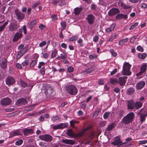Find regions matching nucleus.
<instances>
[{
    "instance_id": "864d4df0",
    "label": "nucleus",
    "mask_w": 147,
    "mask_h": 147,
    "mask_svg": "<svg viewBox=\"0 0 147 147\" xmlns=\"http://www.w3.org/2000/svg\"><path fill=\"white\" fill-rule=\"evenodd\" d=\"M137 49L141 52L143 51L144 50L143 47L140 45H139L137 47Z\"/></svg>"
},
{
    "instance_id": "a18cd8bd",
    "label": "nucleus",
    "mask_w": 147,
    "mask_h": 147,
    "mask_svg": "<svg viewBox=\"0 0 147 147\" xmlns=\"http://www.w3.org/2000/svg\"><path fill=\"white\" fill-rule=\"evenodd\" d=\"M28 100L30 101V100L29 99V98H20L19 99L17 100V101H28Z\"/></svg>"
},
{
    "instance_id": "9b49d317",
    "label": "nucleus",
    "mask_w": 147,
    "mask_h": 147,
    "mask_svg": "<svg viewBox=\"0 0 147 147\" xmlns=\"http://www.w3.org/2000/svg\"><path fill=\"white\" fill-rule=\"evenodd\" d=\"M90 127H89L82 130L78 133H75V137L78 138L82 137L85 135V131L90 129Z\"/></svg>"
},
{
    "instance_id": "4468645a",
    "label": "nucleus",
    "mask_w": 147,
    "mask_h": 147,
    "mask_svg": "<svg viewBox=\"0 0 147 147\" xmlns=\"http://www.w3.org/2000/svg\"><path fill=\"white\" fill-rule=\"evenodd\" d=\"M127 79V77L123 76L119 77L117 79V83H119L121 86L124 85Z\"/></svg>"
},
{
    "instance_id": "4c0bfd02",
    "label": "nucleus",
    "mask_w": 147,
    "mask_h": 147,
    "mask_svg": "<svg viewBox=\"0 0 147 147\" xmlns=\"http://www.w3.org/2000/svg\"><path fill=\"white\" fill-rule=\"evenodd\" d=\"M110 113L109 112H106L103 115V118L105 119H107L108 118L109 116Z\"/></svg>"
},
{
    "instance_id": "ea45409f",
    "label": "nucleus",
    "mask_w": 147,
    "mask_h": 147,
    "mask_svg": "<svg viewBox=\"0 0 147 147\" xmlns=\"http://www.w3.org/2000/svg\"><path fill=\"white\" fill-rule=\"evenodd\" d=\"M138 24V22H136L134 24L132 25L131 27L129 28V30H133L134 29Z\"/></svg>"
},
{
    "instance_id": "8fccbe9b",
    "label": "nucleus",
    "mask_w": 147,
    "mask_h": 147,
    "mask_svg": "<svg viewBox=\"0 0 147 147\" xmlns=\"http://www.w3.org/2000/svg\"><path fill=\"white\" fill-rule=\"evenodd\" d=\"M20 84L24 88L27 85L25 82L22 80L20 81Z\"/></svg>"
},
{
    "instance_id": "6ab92c4d",
    "label": "nucleus",
    "mask_w": 147,
    "mask_h": 147,
    "mask_svg": "<svg viewBox=\"0 0 147 147\" xmlns=\"http://www.w3.org/2000/svg\"><path fill=\"white\" fill-rule=\"evenodd\" d=\"M62 141L65 144L70 145L74 144L75 143V140H72L63 139L62 140Z\"/></svg>"
},
{
    "instance_id": "5fc2aeb1",
    "label": "nucleus",
    "mask_w": 147,
    "mask_h": 147,
    "mask_svg": "<svg viewBox=\"0 0 147 147\" xmlns=\"http://www.w3.org/2000/svg\"><path fill=\"white\" fill-rule=\"evenodd\" d=\"M59 119V117L57 115L53 116L52 118V120H53V121H55Z\"/></svg>"
},
{
    "instance_id": "7ed1b4c3",
    "label": "nucleus",
    "mask_w": 147,
    "mask_h": 147,
    "mask_svg": "<svg viewBox=\"0 0 147 147\" xmlns=\"http://www.w3.org/2000/svg\"><path fill=\"white\" fill-rule=\"evenodd\" d=\"M142 106V102H136L134 103V102H128L127 104L128 109H132L134 108L138 109L141 108Z\"/></svg>"
},
{
    "instance_id": "ddd939ff",
    "label": "nucleus",
    "mask_w": 147,
    "mask_h": 147,
    "mask_svg": "<svg viewBox=\"0 0 147 147\" xmlns=\"http://www.w3.org/2000/svg\"><path fill=\"white\" fill-rule=\"evenodd\" d=\"M7 65V61L6 59L3 57L0 60V65L1 67L3 69L6 68Z\"/></svg>"
},
{
    "instance_id": "473e14b6",
    "label": "nucleus",
    "mask_w": 147,
    "mask_h": 147,
    "mask_svg": "<svg viewBox=\"0 0 147 147\" xmlns=\"http://www.w3.org/2000/svg\"><path fill=\"white\" fill-rule=\"evenodd\" d=\"M57 53V51L55 49L52 52L51 54V57L52 58H54L55 57Z\"/></svg>"
},
{
    "instance_id": "09e8293b",
    "label": "nucleus",
    "mask_w": 147,
    "mask_h": 147,
    "mask_svg": "<svg viewBox=\"0 0 147 147\" xmlns=\"http://www.w3.org/2000/svg\"><path fill=\"white\" fill-rule=\"evenodd\" d=\"M21 132L19 131H16L14 132L13 133V136H16L21 135Z\"/></svg>"
},
{
    "instance_id": "603ef678",
    "label": "nucleus",
    "mask_w": 147,
    "mask_h": 147,
    "mask_svg": "<svg viewBox=\"0 0 147 147\" xmlns=\"http://www.w3.org/2000/svg\"><path fill=\"white\" fill-rule=\"evenodd\" d=\"M29 63V61L28 60H26L22 62V65L23 66H24L26 65H27Z\"/></svg>"
},
{
    "instance_id": "cd10ccee",
    "label": "nucleus",
    "mask_w": 147,
    "mask_h": 147,
    "mask_svg": "<svg viewBox=\"0 0 147 147\" xmlns=\"http://www.w3.org/2000/svg\"><path fill=\"white\" fill-rule=\"evenodd\" d=\"M75 134L72 129H69L67 131V135L69 137H75Z\"/></svg>"
},
{
    "instance_id": "aec40b11",
    "label": "nucleus",
    "mask_w": 147,
    "mask_h": 147,
    "mask_svg": "<svg viewBox=\"0 0 147 147\" xmlns=\"http://www.w3.org/2000/svg\"><path fill=\"white\" fill-rule=\"evenodd\" d=\"M53 91L52 88L51 87H49L46 89L45 91V92L47 96H49L53 93Z\"/></svg>"
},
{
    "instance_id": "4d7b16f0",
    "label": "nucleus",
    "mask_w": 147,
    "mask_h": 147,
    "mask_svg": "<svg viewBox=\"0 0 147 147\" xmlns=\"http://www.w3.org/2000/svg\"><path fill=\"white\" fill-rule=\"evenodd\" d=\"M36 24V20H34L30 23V25L32 27H33Z\"/></svg>"
},
{
    "instance_id": "c03bdc74",
    "label": "nucleus",
    "mask_w": 147,
    "mask_h": 147,
    "mask_svg": "<svg viewBox=\"0 0 147 147\" xmlns=\"http://www.w3.org/2000/svg\"><path fill=\"white\" fill-rule=\"evenodd\" d=\"M36 105H37V104H35L32 105L30 106L28 109V111H30L33 110L35 107V106Z\"/></svg>"
},
{
    "instance_id": "72a5a7b5",
    "label": "nucleus",
    "mask_w": 147,
    "mask_h": 147,
    "mask_svg": "<svg viewBox=\"0 0 147 147\" xmlns=\"http://www.w3.org/2000/svg\"><path fill=\"white\" fill-rule=\"evenodd\" d=\"M78 38V37L77 35H75L69 38L68 40L69 41H76Z\"/></svg>"
},
{
    "instance_id": "2eb2a0df",
    "label": "nucleus",
    "mask_w": 147,
    "mask_h": 147,
    "mask_svg": "<svg viewBox=\"0 0 147 147\" xmlns=\"http://www.w3.org/2000/svg\"><path fill=\"white\" fill-rule=\"evenodd\" d=\"M15 82L14 78L11 76H8L6 80V84L8 85L13 84Z\"/></svg>"
},
{
    "instance_id": "f257e3e1",
    "label": "nucleus",
    "mask_w": 147,
    "mask_h": 147,
    "mask_svg": "<svg viewBox=\"0 0 147 147\" xmlns=\"http://www.w3.org/2000/svg\"><path fill=\"white\" fill-rule=\"evenodd\" d=\"M23 31L25 34L27 33V30L25 25L23 26L21 28H19L18 30V32H16L13 38V41H16L22 37V32Z\"/></svg>"
},
{
    "instance_id": "f3484780",
    "label": "nucleus",
    "mask_w": 147,
    "mask_h": 147,
    "mask_svg": "<svg viewBox=\"0 0 147 147\" xmlns=\"http://www.w3.org/2000/svg\"><path fill=\"white\" fill-rule=\"evenodd\" d=\"M145 82L143 81H142L138 82L136 85V89L138 90L141 89L145 85Z\"/></svg>"
},
{
    "instance_id": "9d476101",
    "label": "nucleus",
    "mask_w": 147,
    "mask_h": 147,
    "mask_svg": "<svg viewBox=\"0 0 147 147\" xmlns=\"http://www.w3.org/2000/svg\"><path fill=\"white\" fill-rule=\"evenodd\" d=\"M86 19L90 25H92L94 22L95 17L93 15L90 14L87 16Z\"/></svg>"
},
{
    "instance_id": "3c124183",
    "label": "nucleus",
    "mask_w": 147,
    "mask_h": 147,
    "mask_svg": "<svg viewBox=\"0 0 147 147\" xmlns=\"http://www.w3.org/2000/svg\"><path fill=\"white\" fill-rule=\"evenodd\" d=\"M47 44L46 42L45 41H43L42 42L40 43L39 44V46L40 47L45 46Z\"/></svg>"
},
{
    "instance_id": "f03ea898",
    "label": "nucleus",
    "mask_w": 147,
    "mask_h": 147,
    "mask_svg": "<svg viewBox=\"0 0 147 147\" xmlns=\"http://www.w3.org/2000/svg\"><path fill=\"white\" fill-rule=\"evenodd\" d=\"M135 115L133 112L129 113L128 114L124 117L122 121L125 125H127L131 123L134 119Z\"/></svg>"
},
{
    "instance_id": "2f4dec72",
    "label": "nucleus",
    "mask_w": 147,
    "mask_h": 147,
    "mask_svg": "<svg viewBox=\"0 0 147 147\" xmlns=\"http://www.w3.org/2000/svg\"><path fill=\"white\" fill-rule=\"evenodd\" d=\"M23 142V141L22 139H20L16 141L15 142V144L16 146H20L22 144Z\"/></svg>"
},
{
    "instance_id": "bb28decb",
    "label": "nucleus",
    "mask_w": 147,
    "mask_h": 147,
    "mask_svg": "<svg viewBox=\"0 0 147 147\" xmlns=\"http://www.w3.org/2000/svg\"><path fill=\"white\" fill-rule=\"evenodd\" d=\"M116 18L118 19H121L122 18L126 19L127 18V16L122 14H119L116 16Z\"/></svg>"
},
{
    "instance_id": "e433bc0d",
    "label": "nucleus",
    "mask_w": 147,
    "mask_h": 147,
    "mask_svg": "<svg viewBox=\"0 0 147 147\" xmlns=\"http://www.w3.org/2000/svg\"><path fill=\"white\" fill-rule=\"evenodd\" d=\"M110 82L111 84H114L116 83H117V79L116 78H111L110 79Z\"/></svg>"
},
{
    "instance_id": "423d86ee",
    "label": "nucleus",
    "mask_w": 147,
    "mask_h": 147,
    "mask_svg": "<svg viewBox=\"0 0 147 147\" xmlns=\"http://www.w3.org/2000/svg\"><path fill=\"white\" fill-rule=\"evenodd\" d=\"M66 90L69 94L71 95H76L77 92L76 87L73 85L69 86L66 88Z\"/></svg>"
},
{
    "instance_id": "a878e982",
    "label": "nucleus",
    "mask_w": 147,
    "mask_h": 147,
    "mask_svg": "<svg viewBox=\"0 0 147 147\" xmlns=\"http://www.w3.org/2000/svg\"><path fill=\"white\" fill-rule=\"evenodd\" d=\"M128 40V39L126 38L125 39H123L120 40L119 42V45L120 46H122L124 44L127 42Z\"/></svg>"
},
{
    "instance_id": "5701e85b",
    "label": "nucleus",
    "mask_w": 147,
    "mask_h": 147,
    "mask_svg": "<svg viewBox=\"0 0 147 147\" xmlns=\"http://www.w3.org/2000/svg\"><path fill=\"white\" fill-rule=\"evenodd\" d=\"M115 126V125L114 123H111L108 126L106 130V131H111Z\"/></svg>"
},
{
    "instance_id": "4be33fe9",
    "label": "nucleus",
    "mask_w": 147,
    "mask_h": 147,
    "mask_svg": "<svg viewBox=\"0 0 147 147\" xmlns=\"http://www.w3.org/2000/svg\"><path fill=\"white\" fill-rule=\"evenodd\" d=\"M115 24H112L110 26V27L107 28L105 30V31L107 33L113 31L115 28Z\"/></svg>"
},
{
    "instance_id": "c756f323",
    "label": "nucleus",
    "mask_w": 147,
    "mask_h": 147,
    "mask_svg": "<svg viewBox=\"0 0 147 147\" xmlns=\"http://www.w3.org/2000/svg\"><path fill=\"white\" fill-rule=\"evenodd\" d=\"M147 55L145 53H140L138 54V56L140 58L142 59H144L146 57Z\"/></svg>"
},
{
    "instance_id": "69168bd1",
    "label": "nucleus",
    "mask_w": 147,
    "mask_h": 147,
    "mask_svg": "<svg viewBox=\"0 0 147 147\" xmlns=\"http://www.w3.org/2000/svg\"><path fill=\"white\" fill-rule=\"evenodd\" d=\"M53 128L54 129H60V127L59 125V124L57 125L54 126L53 127Z\"/></svg>"
},
{
    "instance_id": "bf43d9fd",
    "label": "nucleus",
    "mask_w": 147,
    "mask_h": 147,
    "mask_svg": "<svg viewBox=\"0 0 147 147\" xmlns=\"http://www.w3.org/2000/svg\"><path fill=\"white\" fill-rule=\"evenodd\" d=\"M83 42V40L81 38H80L77 41V42L78 43L80 44V46L81 47H82L83 46V44H82V43Z\"/></svg>"
},
{
    "instance_id": "37998d69",
    "label": "nucleus",
    "mask_w": 147,
    "mask_h": 147,
    "mask_svg": "<svg viewBox=\"0 0 147 147\" xmlns=\"http://www.w3.org/2000/svg\"><path fill=\"white\" fill-rule=\"evenodd\" d=\"M97 55L96 54H94L92 55H90L89 56V58L90 59L92 60L94 59L97 58Z\"/></svg>"
},
{
    "instance_id": "774afa93",
    "label": "nucleus",
    "mask_w": 147,
    "mask_h": 147,
    "mask_svg": "<svg viewBox=\"0 0 147 147\" xmlns=\"http://www.w3.org/2000/svg\"><path fill=\"white\" fill-rule=\"evenodd\" d=\"M74 69L71 66L69 67L67 69V70L69 72H71L73 71Z\"/></svg>"
},
{
    "instance_id": "052dcab7",
    "label": "nucleus",
    "mask_w": 147,
    "mask_h": 147,
    "mask_svg": "<svg viewBox=\"0 0 147 147\" xmlns=\"http://www.w3.org/2000/svg\"><path fill=\"white\" fill-rule=\"evenodd\" d=\"M51 2L54 5H56L57 3L59 1L58 0H51Z\"/></svg>"
},
{
    "instance_id": "de8ad7c7",
    "label": "nucleus",
    "mask_w": 147,
    "mask_h": 147,
    "mask_svg": "<svg viewBox=\"0 0 147 147\" xmlns=\"http://www.w3.org/2000/svg\"><path fill=\"white\" fill-rule=\"evenodd\" d=\"M124 112L123 110H120L119 113V116L120 118L122 117L124 114Z\"/></svg>"
},
{
    "instance_id": "a19ab883",
    "label": "nucleus",
    "mask_w": 147,
    "mask_h": 147,
    "mask_svg": "<svg viewBox=\"0 0 147 147\" xmlns=\"http://www.w3.org/2000/svg\"><path fill=\"white\" fill-rule=\"evenodd\" d=\"M27 51V49L26 48H23L22 50H21L20 52L18 53L17 56L19 54L22 53V54H24Z\"/></svg>"
},
{
    "instance_id": "7c9ffc66",
    "label": "nucleus",
    "mask_w": 147,
    "mask_h": 147,
    "mask_svg": "<svg viewBox=\"0 0 147 147\" xmlns=\"http://www.w3.org/2000/svg\"><path fill=\"white\" fill-rule=\"evenodd\" d=\"M67 57V55L65 53V51H64L63 53H61L60 55V58L61 59H66Z\"/></svg>"
},
{
    "instance_id": "f8f14e48",
    "label": "nucleus",
    "mask_w": 147,
    "mask_h": 147,
    "mask_svg": "<svg viewBox=\"0 0 147 147\" xmlns=\"http://www.w3.org/2000/svg\"><path fill=\"white\" fill-rule=\"evenodd\" d=\"M15 13L18 20H23L25 17V14L21 13L18 9H16L15 10Z\"/></svg>"
},
{
    "instance_id": "6e6552de",
    "label": "nucleus",
    "mask_w": 147,
    "mask_h": 147,
    "mask_svg": "<svg viewBox=\"0 0 147 147\" xmlns=\"http://www.w3.org/2000/svg\"><path fill=\"white\" fill-rule=\"evenodd\" d=\"M147 65L146 63L143 64L141 66L140 69V71L136 74L137 77L140 76L143 73L146 72L147 70Z\"/></svg>"
},
{
    "instance_id": "e2e57ef3",
    "label": "nucleus",
    "mask_w": 147,
    "mask_h": 147,
    "mask_svg": "<svg viewBox=\"0 0 147 147\" xmlns=\"http://www.w3.org/2000/svg\"><path fill=\"white\" fill-rule=\"evenodd\" d=\"M45 26L42 24H40L38 26L39 28L41 30L45 29Z\"/></svg>"
},
{
    "instance_id": "c85d7f7f",
    "label": "nucleus",
    "mask_w": 147,
    "mask_h": 147,
    "mask_svg": "<svg viewBox=\"0 0 147 147\" xmlns=\"http://www.w3.org/2000/svg\"><path fill=\"white\" fill-rule=\"evenodd\" d=\"M140 121L141 124H142L143 121L145 120L146 117L147 116V115L141 113L140 114Z\"/></svg>"
},
{
    "instance_id": "338daca9",
    "label": "nucleus",
    "mask_w": 147,
    "mask_h": 147,
    "mask_svg": "<svg viewBox=\"0 0 147 147\" xmlns=\"http://www.w3.org/2000/svg\"><path fill=\"white\" fill-rule=\"evenodd\" d=\"M107 124V121H102L100 122V125L101 127H103L105 126Z\"/></svg>"
},
{
    "instance_id": "1a4fd4ad",
    "label": "nucleus",
    "mask_w": 147,
    "mask_h": 147,
    "mask_svg": "<svg viewBox=\"0 0 147 147\" xmlns=\"http://www.w3.org/2000/svg\"><path fill=\"white\" fill-rule=\"evenodd\" d=\"M19 26L16 22H11L9 26V30L11 32L16 31L19 28Z\"/></svg>"
},
{
    "instance_id": "6e6d98bb",
    "label": "nucleus",
    "mask_w": 147,
    "mask_h": 147,
    "mask_svg": "<svg viewBox=\"0 0 147 147\" xmlns=\"http://www.w3.org/2000/svg\"><path fill=\"white\" fill-rule=\"evenodd\" d=\"M99 40V37L98 35L94 36L93 38V41L95 42H97Z\"/></svg>"
},
{
    "instance_id": "13d9d810",
    "label": "nucleus",
    "mask_w": 147,
    "mask_h": 147,
    "mask_svg": "<svg viewBox=\"0 0 147 147\" xmlns=\"http://www.w3.org/2000/svg\"><path fill=\"white\" fill-rule=\"evenodd\" d=\"M61 26L63 27V29H64L66 27V24L65 22H62L61 23Z\"/></svg>"
},
{
    "instance_id": "20e7f679",
    "label": "nucleus",
    "mask_w": 147,
    "mask_h": 147,
    "mask_svg": "<svg viewBox=\"0 0 147 147\" xmlns=\"http://www.w3.org/2000/svg\"><path fill=\"white\" fill-rule=\"evenodd\" d=\"M131 65L127 62H125L123 63L122 73L123 75L130 76L131 73L130 71Z\"/></svg>"
},
{
    "instance_id": "39448f33",
    "label": "nucleus",
    "mask_w": 147,
    "mask_h": 147,
    "mask_svg": "<svg viewBox=\"0 0 147 147\" xmlns=\"http://www.w3.org/2000/svg\"><path fill=\"white\" fill-rule=\"evenodd\" d=\"M127 142L123 143L122 141L121 140L120 136H117L115 138L114 141L111 142V144L114 146H121L123 144H125Z\"/></svg>"
},
{
    "instance_id": "c9c22d12",
    "label": "nucleus",
    "mask_w": 147,
    "mask_h": 147,
    "mask_svg": "<svg viewBox=\"0 0 147 147\" xmlns=\"http://www.w3.org/2000/svg\"><path fill=\"white\" fill-rule=\"evenodd\" d=\"M28 102H16V104L18 106H22L27 104Z\"/></svg>"
},
{
    "instance_id": "b1692460",
    "label": "nucleus",
    "mask_w": 147,
    "mask_h": 147,
    "mask_svg": "<svg viewBox=\"0 0 147 147\" xmlns=\"http://www.w3.org/2000/svg\"><path fill=\"white\" fill-rule=\"evenodd\" d=\"M135 92V89L134 88H128L127 90V94L128 95H132Z\"/></svg>"
},
{
    "instance_id": "dca6fc26",
    "label": "nucleus",
    "mask_w": 147,
    "mask_h": 147,
    "mask_svg": "<svg viewBox=\"0 0 147 147\" xmlns=\"http://www.w3.org/2000/svg\"><path fill=\"white\" fill-rule=\"evenodd\" d=\"M119 11L118 9L113 8L109 10L108 12V14L110 16H112L119 13Z\"/></svg>"
},
{
    "instance_id": "a211bd4d",
    "label": "nucleus",
    "mask_w": 147,
    "mask_h": 147,
    "mask_svg": "<svg viewBox=\"0 0 147 147\" xmlns=\"http://www.w3.org/2000/svg\"><path fill=\"white\" fill-rule=\"evenodd\" d=\"M33 132V130L32 129L26 128L23 130V133L25 136H27L29 134H32Z\"/></svg>"
},
{
    "instance_id": "58836bf2",
    "label": "nucleus",
    "mask_w": 147,
    "mask_h": 147,
    "mask_svg": "<svg viewBox=\"0 0 147 147\" xmlns=\"http://www.w3.org/2000/svg\"><path fill=\"white\" fill-rule=\"evenodd\" d=\"M59 125L60 129H63L67 127V125L65 123H61Z\"/></svg>"
},
{
    "instance_id": "412c9836",
    "label": "nucleus",
    "mask_w": 147,
    "mask_h": 147,
    "mask_svg": "<svg viewBox=\"0 0 147 147\" xmlns=\"http://www.w3.org/2000/svg\"><path fill=\"white\" fill-rule=\"evenodd\" d=\"M118 4L119 5L120 4L121 6L123 9H130L131 7V6L129 5L124 4L121 2H119Z\"/></svg>"
},
{
    "instance_id": "393cba45",
    "label": "nucleus",
    "mask_w": 147,
    "mask_h": 147,
    "mask_svg": "<svg viewBox=\"0 0 147 147\" xmlns=\"http://www.w3.org/2000/svg\"><path fill=\"white\" fill-rule=\"evenodd\" d=\"M82 9L81 8L76 7L74 10V14L76 15H78L81 12Z\"/></svg>"
},
{
    "instance_id": "f704fd0d",
    "label": "nucleus",
    "mask_w": 147,
    "mask_h": 147,
    "mask_svg": "<svg viewBox=\"0 0 147 147\" xmlns=\"http://www.w3.org/2000/svg\"><path fill=\"white\" fill-rule=\"evenodd\" d=\"M11 102H1L0 104L2 106H6L11 104Z\"/></svg>"
},
{
    "instance_id": "680f3d73",
    "label": "nucleus",
    "mask_w": 147,
    "mask_h": 147,
    "mask_svg": "<svg viewBox=\"0 0 147 147\" xmlns=\"http://www.w3.org/2000/svg\"><path fill=\"white\" fill-rule=\"evenodd\" d=\"M116 36L115 34L114 35H112L111 36V38H109V41H112L113 39H114L116 38Z\"/></svg>"
},
{
    "instance_id": "49530a36",
    "label": "nucleus",
    "mask_w": 147,
    "mask_h": 147,
    "mask_svg": "<svg viewBox=\"0 0 147 147\" xmlns=\"http://www.w3.org/2000/svg\"><path fill=\"white\" fill-rule=\"evenodd\" d=\"M109 51L113 56L115 57L117 55V53L115 52L113 49H110Z\"/></svg>"
},
{
    "instance_id": "0eeeda50",
    "label": "nucleus",
    "mask_w": 147,
    "mask_h": 147,
    "mask_svg": "<svg viewBox=\"0 0 147 147\" xmlns=\"http://www.w3.org/2000/svg\"><path fill=\"white\" fill-rule=\"evenodd\" d=\"M39 138L45 142H50L53 140L52 137L49 134H44L40 136L39 137Z\"/></svg>"
},
{
    "instance_id": "0e129e2a",
    "label": "nucleus",
    "mask_w": 147,
    "mask_h": 147,
    "mask_svg": "<svg viewBox=\"0 0 147 147\" xmlns=\"http://www.w3.org/2000/svg\"><path fill=\"white\" fill-rule=\"evenodd\" d=\"M146 143H147V140H142L139 141L138 144H145Z\"/></svg>"
},
{
    "instance_id": "79ce46f5",
    "label": "nucleus",
    "mask_w": 147,
    "mask_h": 147,
    "mask_svg": "<svg viewBox=\"0 0 147 147\" xmlns=\"http://www.w3.org/2000/svg\"><path fill=\"white\" fill-rule=\"evenodd\" d=\"M37 61L36 60H33L30 64V67H33L36 63Z\"/></svg>"
}]
</instances>
